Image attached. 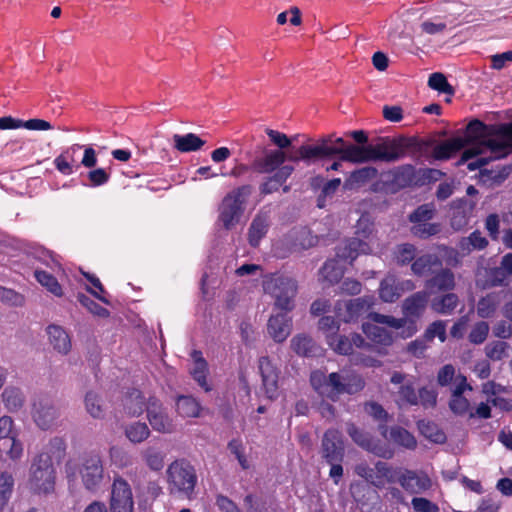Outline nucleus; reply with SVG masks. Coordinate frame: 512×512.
Instances as JSON below:
<instances>
[{
  "instance_id": "nucleus-55",
  "label": "nucleus",
  "mask_w": 512,
  "mask_h": 512,
  "mask_svg": "<svg viewBox=\"0 0 512 512\" xmlns=\"http://www.w3.org/2000/svg\"><path fill=\"white\" fill-rule=\"evenodd\" d=\"M398 404L415 406L419 404L417 392L412 383L401 385L398 391Z\"/></svg>"
},
{
  "instance_id": "nucleus-29",
  "label": "nucleus",
  "mask_w": 512,
  "mask_h": 512,
  "mask_svg": "<svg viewBox=\"0 0 512 512\" xmlns=\"http://www.w3.org/2000/svg\"><path fill=\"white\" fill-rule=\"evenodd\" d=\"M456 286L455 275L449 268H441L426 281V287L441 292L452 291Z\"/></svg>"
},
{
  "instance_id": "nucleus-64",
  "label": "nucleus",
  "mask_w": 512,
  "mask_h": 512,
  "mask_svg": "<svg viewBox=\"0 0 512 512\" xmlns=\"http://www.w3.org/2000/svg\"><path fill=\"white\" fill-rule=\"evenodd\" d=\"M488 334V323L481 321L473 326L468 338L471 343L479 345L482 344L487 339Z\"/></svg>"
},
{
  "instance_id": "nucleus-21",
  "label": "nucleus",
  "mask_w": 512,
  "mask_h": 512,
  "mask_svg": "<svg viewBox=\"0 0 512 512\" xmlns=\"http://www.w3.org/2000/svg\"><path fill=\"white\" fill-rule=\"evenodd\" d=\"M378 431L383 438L406 449L413 450L417 446V441L413 434L400 426H393L388 429L387 425L382 423L378 426Z\"/></svg>"
},
{
  "instance_id": "nucleus-61",
  "label": "nucleus",
  "mask_w": 512,
  "mask_h": 512,
  "mask_svg": "<svg viewBox=\"0 0 512 512\" xmlns=\"http://www.w3.org/2000/svg\"><path fill=\"white\" fill-rule=\"evenodd\" d=\"M435 206L434 204L420 205L413 213L410 214L409 220L412 223L427 222L434 217Z\"/></svg>"
},
{
  "instance_id": "nucleus-25",
  "label": "nucleus",
  "mask_w": 512,
  "mask_h": 512,
  "mask_svg": "<svg viewBox=\"0 0 512 512\" xmlns=\"http://www.w3.org/2000/svg\"><path fill=\"white\" fill-rule=\"evenodd\" d=\"M286 154L282 150H271L262 157L256 158L253 162V168L259 173H272L281 168L285 162Z\"/></svg>"
},
{
  "instance_id": "nucleus-46",
  "label": "nucleus",
  "mask_w": 512,
  "mask_h": 512,
  "mask_svg": "<svg viewBox=\"0 0 512 512\" xmlns=\"http://www.w3.org/2000/svg\"><path fill=\"white\" fill-rule=\"evenodd\" d=\"M268 231V223L264 217H256L253 219L248 232V240L251 246L257 247L261 239Z\"/></svg>"
},
{
  "instance_id": "nucleus-36",
  "label": "nucleus",
  "mask_w": 512,
  "mask_h": 512,
  "mask_svg": "<svg viewBox=\"0 0 512 512\" xmlns=\"http://www.w3.org/2000/svg\"><path fill=\"white\" fill-rule=\"evenodd\" d=\"M428 293L419 291L405 299L402 305L405 316H420L428 302Z\"/></svg>"
},
{
  "instance_id": "nucleus-20",
  "label": "nucleus",
  "mask_w": 512,
  "mask_h": 512,
  "mask_svg": "<svg viewBox=\"0 0 512 512\" xmlns=\"http://www.w3.org/2000/svg\"><path fill=\"white\" fill-rule=\"evenodd\" d=\"M83 145L74 144L61 152L53 163L55 168L65 176L71 175L80 167V152Z\"/></svg>"
},
{
  "instance_id": "nucleus-8",
  "label": "nucleus",
  "mask_w": 512,
  "mask_h": 512,
  "mask_svg": "<svg viewBox=\"0 0 512 512\" xmlns=\"http://www.w3.org/2000/svg\"><path fill=\"white\" fill-rule=\"evenodd\" d=\"M250 192L251 187L244 185L224 197L220 206L219 221L225 229L229 230L236 225L243 210L242 204L244 198L248 196Z\"/></svg>"
},
{
  "instance_id": "nucleus-34",
  "label": "nucleus",
  "mask_w": 512,
  "mask_h": 512,
  "mask_svg": "<svg viewBox=\"0 0 512 512\" xmlns=\"http://www.w3.org/2000/svg\"><path fill=\"white\" fill-rule=\"evenodd\" d=\"M362 331L366 337L375 344L389 346L393 342V336L391 332L375 323H363Z\"/></svg>"
},
{
  "instance_id": "nucleus-12",
  "label": "nucleus",
  "mask_w": 512,
  "mask_h": 512,
  "mask_svg": "<svg viewBox=\"0 0 512 512\" xmlns=\"http://www.w3.org/2000/svg\"><path fill=\"white\" fill-rule=\"evenodd\" d=\"M80 475L86 489L94 491L99 488L104 477V468L98 454H90L83 459Z\"/></svg>"
},
{
  "instance_id": "nucleus-59",
  "label": "nucleus",
  "mask_w": 512,
  "mask_h": 512,
  "mask_svg": "<svg viewBox=\"0 0 512 512\" xmlns=\"http://www.w3.org/2000/svg\"><path fill=\"white\" fill-rule=\"evenodd\" d=\"M508 348L509 345L504 341H493L486 345L485 354L489 359L498 361L507 356Z\"/></svg>"
},
{
  "instance_id": "nucleus-63",
  "label": "nucleus",
  "mask_w": 512,
  "mask_h": 512,
  "mask_svg": "<svg viewBox=\"0 0 512 512\" xmlns=\"http://www.w3.org/2000/svg\"><path fill=\"white\" fill-rule=\"evenodd\" d=\"M411 507V512H440L439 506L425 497H413Z\"/></svg>"
},
{
  "instance_id": "nucleus-18",
  "label": "nucleus",
  "mask_w": 512,
  "mask_h": 512,
  "mask_svg": "<svg viewBox=\"0 0 512 512\" xmlns=\"http://www.w3.org/2000/svg\"><path fill=\"white\" fill-rule=\"evenodd\" d=\"M147 418L152 428L160 433H172L174 424L162 404L155 397H150L146 406Z\"/></svg>"
},
{
  "instance_id": "nucleus-60",
  "label": "nucleus",
  "mask_w": 512,
  "mask_h": 512,
  "mask_svg": "<svg viewBox=\"0 0 512 512\" xmlns=\"http://www.w3.org/2000/svg\"><path fill=\"white\" fill-rule=\"evenodd\" d=\"M85 407L87 412L93 417V418H101L104 415V409L101 404V401L93 392H88L85 396Z\"/></svg>"
},
{
  "instance_id": "nucleus-48",
  "label": "nucleus",
  "mask_w": 512,
  "mask_h": 512,
  "mask_svg": "<svg viewBox=\"0 0 512 512\" xmlns=\"http://www.w3.org/2000/svg\"><path fill=\"white\" fill-rule=\"evenodd\" d=\"M34 276L36 280L54 296L61 297L63 295L62 287L53 275L46 271L36 269Z\"/></svg>"
},
{
  "instance_id": "nucleus-24",
  "label": "nucleus",
  "mask_w": 512,
  "mask_h": 512,
  "mask_svg": "<svg viewBox=\"0 0 512 512\" xmlns=\"http://www.w3.org/2000/svg\"><path fill=\"white\" fill-rule=\"evenodd\" d=\"M291 328L292 319L285 311L272 315L268 320V333L276 342L285 341L291 333Z\"/></svg>"
},
{
  "instance_id": "nucleus-41",
  "label": "nucleus",
  "mask_w": 512,
  "mask_h": 512,
  "mask_svg": "<svg viewBox=\"0 0 512 512\" xmlns=\"http://www.w3.org/2000/svg\"><path fill=\"white\" fill-rule=\"evenodd\" d=\"M459 304V298L455 293H446L435 297L431 302V308L438 314L451 315Z\"/></svg>"
},
{
  "instance_id": "nucleus-16",
  "label": "nucleus",
  "mask_w": 512,
  "mask_h": 512,
  "mask_svg": "<svg viewBox=\"0 0 512 512\" xmlns=\"http://www.w3.org/2000/svg\"><path fill=\"white\" fill-rule=\"evenodd\" d=\"M326 342L329 347L337 354L350 355L353 353L354 347L361 349H370L371 345L358 333L350 336L336 334H328Z\"/></svg>"
},
{
  "instance_id": "nucleus-49",
  "label": "nucleus",
  "mask_w": 512,
  "mask_h": 512,
  "mask_svg": "<svg viewBox=\"0 0 512 512\" xmlns=\"http://www.w3.org/2000/svg\"><path fill=\"white\" fill-rule=\"evenodd\" d=\"M177 411L182 417H197L200 412V405L190 396H181L176 403Z\"/></svg>"
},
{
  "instance_id": "nucleus-45",
  "label": "nucleus",
  "mask_w": 512,
  "mask_h": 512,
  "mask_svg": "<svg viewBox=\"0 0 512 512\" xmlns=\"http://www.w3.org/2000/svg\"><path fill=\"white\" fill-rule=\"evenodd\" d=\"M420 433L434 443H444L445 433L432 421L420 420L417 424Z\"/></svg>"
},
{
  "instance_id": "nucleus-54",
  "label": "nucleus",
  "mask_w": 512,
  "mask_h": 512,
  "mask_svg": "<svg viewBox=\"0 0 512 512\" xmlns=\"http://www.w3.org/2000/svg\"><path fill=\"white\" fill-rule=\"evenodd\" d=\"M146 465L154 471H160L164 467V454L153 447H148L142 453Z\"/></svg>"
},
{
  "instance_id": "nucleus-50",
  "label": "nucleus",
  "mask_w": 512,
  "mask_h": 512,
  "mask_svg": "<svg viewBox=\"0 0 512 512\" xmlns=\"http://www.w3.org/2000/svg\"><path fill=\"white\" fill-rule=\"evenodd\" d=\"M417 248L410 243L400 244L394 251V259L398 265L404 266L412 262L416 258Z\"/></svg>"
},
{
  "instance_id": "nucleus-30",
  "label": "nucleus",
  "mask_w": 512,
  "mask_h": 512,
  "mask_svg": "<svg viewBox=\"0 0 512 512\" xmlns=\"http://www.w3.org/2000/svg\"><path fill=\"white\" fill-rule=\"evenodd\" d=\"M503 300V292H491L481 297L477 302V314L481 318H491L495 315Z\"/></svg>"
},
{
  "instance_id": "nucleus-11",
  "label": "nucleus",
  "mask_w": 512,
  "mask_h": 512,
  "mask_svg": "<svg viewBox=\"0 0 512 512\" xmlns=\"http://www.w3.org/2000/svg\"><path fill=\"white\" fill-rule=\"evenodd\" d=\"M111 512H134V499L130 484L122 477H115L111 486Z\"/></svg>"
},
{
  "instance_id": "nucleus-17",
  "label": "nucleus",
  "mask_w": 512,
  "mask_h": 512,
  "mask_svg": "<svg viewBox=\"0 0 512 512\" xmlns=\"http://www.w3.org/2000/svg\"><path fill=\"white\" fill-rule=\"evenodd\" d=\"M259 371L262 380V390L265 396L270 400H275L279 396V370L268 357L259 359Z\"/></svg>"
},
{
  "instance_id": "nucleus-23",
  "label": "nucleus",
  "mask_w": 512,
  "mask_h": 512,
  "mask_svg": "<svg viewBox=\"0 0 512 512\" xmlns=\"http://www.w3.org/2000/svg\"><path fill=\"white\" fill-rule=\"evenodd\" d=\"M466 390H472V387L467 383V378L464 375L458 374L449 403L450 409L457 415L466 414L470 408V402L463 396Z\"/></svg>"
},
{
  "instance_id": "nucleus-14",
  "label": "nucleus",
  "mask_w": 512,
  "mask_h": 512,
  "mask_svg": "<svg viewBox=\"0 0 512 512\" xmlns=\"http://www.w3.org/2000/svg\"><path fill=\"white\" fill-rule=\"evenodd\" d=\"M346 432L359 447L372 452L379 457H392L393 452L390 449L379 444L373 439L370 433L360 429L354 423H347Z\"/></svg>"
},
{
  "instance_id": "nucleus-53",
  "label": "nucleus",
  "mask_w": 512,
  "mask_h": 512,
  "mask_svg": "<svg viewBox=\"0 0 512 512\" xmlns=\"http://www.w3.org/2000/svg\"><path fill=\"white\" fill-rule=\"evenodd\" d=\"M14 488V478L10 473L2 472L0 474V509L9 501Z\"/></svg>"
},
{
  "instance_id": "nucleus-22",
  "label": "nucleus",
  "mask_w": 512,
  "mask_h": 512,
  "mask_svg": "<svg viewBox=\"0 0 512 512\" xmlns=\"http://www.w3.org/2000/svg\"><path fill=\"white\" fill-rule=\"evenodd\" d=\"M32 416L37 426L46 430L57 418V409L48 398H40L33 404Z\"/></svg>"
},
{
  "instance_id": "nucleus-13",
  "label": "nucleus",
  "mask_w": 512,
  "mask_h": 512,
  "mask_svg": "<svg viewBox=\"0 0 512 512\" xmlns=\"http://www.w3.org/2000/svg\"><path fill=\"white\" fill-rule=\"evenodd\" d=\"M373 305L372 298L359 297L349 301H337L335 314L337 318L345 323L358 320Z\"/></svg>"
},
{
  "instance_id": "nucleus-26",
  "label": "nucleus",
  "mask_w": 512,
  "mask_h": 512,
  "mask_svg": "<svg viewBox=\"0 0 512 512\" xmlns=\"http://www.w3.org/2000/svg\"><path fill=\"white\" fill-rule=\"evenodd\" d=\"M368 160L370 161H396L401 156V150L395 143L382 142L367 145Z\"/></svg>"
},
{
  "instance_id": "nucleus-5",
  "label": "nucleus",
  "mask_w": 512,
  "mask_h": 512,
  "mask_svg": "<svg viewBox=\"0 0 512 512\" xmlns=\"http://www.w3.org/2000/svg\"><path fill=\"white\" fill-rule=\"evenodd\" d=\"M28 483L35 494L48 495L54 492L56 471L48 453H41L34 459Z\"/></svg>"
},
{
  "instance_id": "nucleus-7",
  "label": "nucleus",
  "mask_w": 512,
  "mask_h": 512,
  "mask_svg": "<svg viewBox=\"0 0 512 512\" xmlns=\"http://www.w3.org/2000/svg\"><path fill=\"white\" fill-rule=\"evenodd\" d=\"M170 485L178 492L191 497L197 483V475L194 466L186 459L173 461L167 469Z\"/></svg>"
},
{
  "instance_id": "nucleus-28",
  "label": "nucleus",
  "mask_w": 512,
  "mask_h": 512,
  "mask_svg": "<svg viewBox=\"0 0 512 512\" xmlns=\"http://www.w3.org/2000/svg\"><path fill=\"white\" fill-rule=\"evenodd\" d=\"M442 266V261L435 254L421 255L412 262L411 270L418 277L427 276L434 273L436 269Z\"/></svg>"
},
{
  "instance_id": "nucleus-2",
  "label": "nucleus",
  "mask_w": 512,
  "mask_h": 512,
  "mask_svg": "<svg viewBox=\"0 0 512 512\" xmlns=\"http://www.w3.org/2000/svg\"><path fill=\"white\" fill-rule=\"evenodd\" d=\"M335 155H340V160L351 163L369 162L367 145H346L343 138H333L332 135L319 139L316 144L300 146L296 154L290 155L288 159L293 162L302 160L309 164L318 159L330 158Z\"/></svg>"
},
{
  "instance_id": "nucleus-56",
  "label": "nucleus",
  "mask_w": 512,
  "mask_h": 512,
  "mask_svg": "<svg viewBox=\"0 0 512 512\" xmlns=\"http://www.w3.org/2000/svg\"><path fill=\"white\" fill-rule=\"evenodd\" d=\"M421 31L429 35L443 33L447 28L446 17L436 16L420 24Z\"/></svg>"
},
{
  "instance_id": "nucleus-27",
  "label": "nucleus",
  "mask_w": 512,
  "mask_h": 512,
  "mask_svg": "<svg viewBox=\"0 0 512 512\" xmlns=\"http://www.w3.org/2000/svg\"><path fill=\"white\" fill-rule=\"evenodd\" d=\"M191 357L193 359V366L190 369V374L203 390H205L206 392L210 391L211 386L209 385L207 380L208 363L203 358L202 352L194 350L191 353Z\"/></svg>"
},
{
  "instance_id": "nucleus-58",
  "label": "nucleus",
  "mask_w": 512,
  "mask_h": 512,
  "mask_svg": "<svg viewBox=\"0 0 512 512\" xmlns=\"http://www.w3.org/2000/svg\"><path fill=\"white\" fill-rule=\"evenodd\" d=\"M428 86L441 93L453 95L454 90L448 83L447 78L439 72L432 73L428 80Z\"/></svg>"
},
{
  "instance_id": "nucleus-1",
  "label": "nucleus",
  "mask_w": 512,
  "mask_h": 512,
  "mask_svg": "<svg viewBox=\"0 0 512 512\" xmlns=\"http://www.w3.org/2000/svg\"><path fill=\"white\" fill-rule=\"evenodd\" d=\"M501 124L498 127H488L480 120L471 121L463 139L466 141L460 163H467L470 171L481 169L492 160L506 157L512 149H504L505 144L501 135Z\"/></svg>"
},
{
  "instance_id": "nucleus-62",
  "label": "nucleus",
  "mask_w": 512,
  "mask_h": 512,
  "mask_svg": "<svg viewBox=\"0 0 512 512\" xmlns=\"http://www.w3.org/2000/svg\"><path fill=\"white\" fill-rule=\"evenodd\" d=\"M77 299L82 306H84L90 313L95 316L106 318L110 314L106 308L102 307L84 294H78Z\"/></svg>"
},
{
  "instance_id": "nucleus-38",
  "label": "nucleus",
  "mask_w": 512,
  "mask_h": 512,
  "mask_svg": "<svg viewBox=\"0 0 512 512\" xmlns=\"http://www.w3.org/2000/svg\"><path fill=\"white\" fill-rule=\"evenodd\" d=\"M147 402L141 391L132 389L123 400L124 411L129 416H139L146 410Z\"/></svg>"
},
{
  "instance_id": "nucleus-42",
  "label": "nucleus",
  "mask_w": 512,
  "mask_h": 512,
  "mask_svg": "<svg viewBox=\"0 0 512 512\" xmlns=\"http://www.w3.org/2000/svg\"><path fill=\"white\" fill-rule=\"evenodd\" d=\"M379 297L386 303H393L401 297L397 286V279L394 275H387L380 282Z\"/></svg>"
},
{
  "instance_id": "nucleus-15",
  "label": "nucleus",
  "mask_w": 512,
  "mask_h": 512,
  "mask_svg": "<svg viewBox=\"0 0 512 512\" xmlns=\"http://www.w3.org/2000/svg\"><path fill=\"white\" fill-rule=\"evenodd\" d=\"M321 454L327 463L342 462L344 458V442L337 429H328L322 439Z\"/></svg>"
},
{
  "instance_id": "nucleus-52",
  "label": "nucleus",
  "mask_w": 512,
  "mask_h": 512,
  "mask_svg": "<svg viewBox=\"0 0 512 512\" xmlns=\"http://www.w3.org/2000/svg\"><path fill=\"white\" fill-rule=\"evenodd\" d=\"M162 492V488L156 481H149L144 487L137 488V497L140 504L154 501Z\"/></svg>"
},
{
  "instance_id": "nucleus-6",
  "label": "nucleus",
  "mask_w": 512,
  "mask_h": 512,
  "mask_svg": "<svg viewBox=\"0 0 512 512\" xmlns=\"http://www.w3.org/2000/svg\"><path fill=\"white\" fill-rule=\"evenodd\" d=\"M263 289L275 299V307L290 312L298 286L296 280L283 275H270L263 281Z\"/></svg>"
},
{
  "instance_id": "nucleus-35",
  "label": "nucleus",
  "mask_w": 512,
  "mask_h": 512,
  "mask_svg": "<svg viewBox=\"0 0 512 512\" xmlns=\"http://www.w3.org/2000/svg\"><path fill=\"white\" fill-rule=\"evenodd\" d=\"M50 344L59 353L67 354L71 349V339L68 333L60 326L50 325L47 328Z\"/></svg>"
},
{
  "instance_id": "nucleus-32",
  "label": "nucleus",
  "mask_w": 512,
  "mask_h": 512,
  "mask_svg": "<svg viewBox=\"0 0 512 512\" xmlns=\"http://www.w3.org/2000/svg\"><path fill=\"white\" fill-rule=\"evenodd\" d=\"M378 170L374 167L367 166L353 171L344 182V188L352 190L359 188L368 182L376 179Z\"/></svg>"
},
{
  "instance_id": "nucleus-47",
  "label": "nucleus",
  "mask_w": 512,
  "mask_h": 512,
  "mask_svg": "<svg viewBox=\"0 0 512 512\" xmlns=\"http://www.w3.org/2000/svg\"><path fill=\"white\" fill-rule=\"evenodd\" d=\"M343 268L339 265L337 259L327 260L320 270L323 280L330 284L337 283L343 276Z\"/></svg>"
},
{
  "instance_id": "nucleus-40",
  "label": "nucleus",
  "mask_w": 512,
  "mask_h": 512,
  "mask_svg": "<svg viewBox=\"0 0 512 512\" xmlns=\"http://www.w3.org/2000/svg\"><path fill=\"white\" fill-rule=\"evenodd\" d=\"M291 348L296 354L305 357L315 356L319 350L315 341L304 334L296 335L292 338Z\"/></svg>"
},
{
  "instance_id": "nucleus-9",
  "label": "nucleus",
  "mask_w": 512,
  "mask_h": 512,
  "mask_svg": "<svg viewBox=\"0 0 512 512\" xmlns=\"http://www.w3.org/2000/svg\"><path fill=\"white\" fill-rule=\"evenodd\" d=\"M0 454L13 461L19 460L23 455V445L18 440V431L9 416L0 418Z\"/></svg>"
},
{
  "instance_id": "nucleus-10",
  "label": "nucleus",
  "mask_w": 512,
  "mask_h": 512,
  "mask_svg": "<svg viewBox=\"0 0 512 512\" xmlns=\"http://www.w3.org/2000/svg\"><path fill=\"white\" fill-rule=\"evenodd\" d=\"M397 482L409 494L422 495L432 490L433 480L424 471L405 469L401 470Z\"/></svg>"
},
{
  "instance_id": "nucleus-37",
  "label": "nucleus",
  "mask_w": 512,
  "mask_h": 512,
  "mask_svg": "<svg viewBox=\"0 0 512 512\" xmlns=\"http://www.w3.org/2000/svg\"><path fill=\"white\" fill-rule=\"evenodd\" d=\"M174 148L181 153L195 152L200 150L206 143L194 133L185 135L175 134L173 136Z\"/></svg>"
},
{
  "instance_id": "nucleus-57",
  "label": "nucleus",
  "mask_w": 512,
  "mask_h": 512,
  "mask_svg": "<svg viewBox=\"0 0 512 512\" xmlns=\"http://www.w3.org/2000/svg\"><path fill=\"white\" fill-rule=\"evenodd\" d=\"M413 227L411 228V232L414 236L425 239L430 236L436 235L440 232V224L438 223H428L427 222H417L413 223Z\"/></svg>"
},
{
  "instance_id": "nucleus-33",
  "label": "nucleus",
  "mask_w": 512,
  "mask_h": 512,
  "mask_svg": "<svg viewBox=\"0 0 512 512\" xmlns=\"http://www.w3.org/2000/svg\"><path fill=\"white\" fill-rule=\"evenodd\" d=\"M401 470L394 469L388 463L378 461L375 464V474L372 485L377 488H383L386 483L397 482V477Z\"/></svg>"
},
{
  "instance_id": "nucleus-4",
  "label": "nucleus",
  "mask_w": 512,
  "mask_h": 512,
  "mask_svg": "<svg viewBox=\"0 0 512 512\" xmlns=\"http://www.w3.org/2000/svg\"><path fill=\"white\" fill-rule=\"evenodd\" d=\"M356 237L344 241L337 247L336 256L338 259L352 263L361 254L372 252V233L374 224L368 215H362L356 224Z\"/></svg>"
},
{
  "instance_id": "nucleus-39",
  "label": "nucleus",
  "mask_w": 512,
  "mask_h": 512,
  "mask_svg": "<svg viewBox=\"0 0 512 512\" xmlns=\"http://www.w3.org/2000/svg\"><path fill=\"white\" fill-rule=\"evenodd\" d=\"M293 171L294 167L291 165L282 166L272 177L261 185V192L263 194H271L277 191L286 182Z\"/></svg>"
},
{
  "instance_id": "nucleus-43",
  "label": "nucleus",
  "mask_w": 512,
  "mask_h": 512,
  "mask_svg": "<svg viewBox=\"0 0 512 512\" xmlns=\"http://www.w3.org/2000/svg\"><path fill=\"white\" fill-rule=\"evenodd\" d=\"M2 401L9 411L15 412L23 407L25 397L21 389L7 386L2 393Z\"/></svg>"
},
{
  "instance_id": "nucleus-3",
  "label": "nucleus",
  "mask_w": 512,
  "mask_h": 512,
  "mask_svg": "<svg viewBox=\"0 0 512 512\" xmlns=\"http://www.w3.org/2000/svg\"><path fill=\"white\" fill-rule=\"evenodd\" d=\"M310 382L320 396L334 402L343 394L354 395L365 387L362 376L354 372L345 374L332 372L326 375L325 372L316 370L311 373Z\"/></svg>"
},
{
  "instance_id": "nucleus-51",
  "label": "nucleus",
  "mask_w": 512,
  "mask_h": 512,
  "mask_svg": "<svg viewBox=\"0 0 512 512\" xmlns=\"http://www.w3.org/2000/svg\"><path fill=\"white\" fill-rule=\"evenodd\" d=\"M125 434L131 442L141 443L149 437L150 430L145 423L136 422L126 428Z\"/></svg>"
},
{
  "instance_id": "nucleus-19",
  "label": "nucleus",
  "mask_w": 512,
  "mask_h": 512,
  "mask_svg": "<svg viewBox=\"0 0 512 512\" xmlns=\"http://www.w3.org/2000/svg\"><path fill=\"white\" fill-rule=\"evenodd\" d=\"M476 204L466 198L453 201L450 208V224L455 231H460L468 226L473 216Z\"/></svg>"
},
{
  "instance_id": "nucleus-31",
  "label": "nucleus",
  "mask_w": 512,
  "mask_h": 512,
  "mask_svg": "<svg viewBox=\"0 0 512 512\" xmlns=\"http://www.w3.org/2000/svg\"><path fill=\"white\" fill-rule=\"evenodd\" d=\"M466 147V141L462 137L450 138L433 149V156L438 160H446Z\"/></svg>"
},
{
  "instance_id": "nucleus-44",
  "label": "nucleus",
  "mask_w": 512,
  "mask_h": 512,
  "mask_svg": "<svg viewBox=\"0 0 512 512\" xmlns=\"http://www.w3.org/2000/svg\"><path fill=\"white\" fill-rule=\"evenodd\" d=\"M488 245V240L478 230L472 232L468 237H463L459 241V249L463 253H470L473 250L485 249Z\"/></svg>"
}]
</instances>
